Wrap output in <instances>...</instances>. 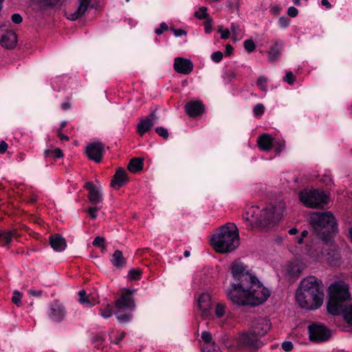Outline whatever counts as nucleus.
Here are the masks:
<instances>
[{"label":"nucleus","instance_id":"60","mask_svg":"<svg viewBox=\"0 0 352 352\" xmlns=\"http://www.w3.org/2000/svg\"><path fill=\"white\" fill-rule=\"evenodd\" d=\"M8 146V145L5 141H1L0 142V153H4L6 151Z\"/></svg>","mask_w":352,"mask_h":352},{"label":"nucleus","instance_id":"64","mask_svg":"<svg viewBox=\"0 0 352 352\" xmlns=\"http://www.w3.org/2000/svg\"><path fill=\"white\" fill-rule=\"evenodd\" d=\"M58 136L61 140L68 141L69 139L68 136L63 135L60 131L58 133Z\"/></svg>","mask_w":352,"mask_h":352},{"label":"nucleus","instance_id":"58","mask_svg":"<svg viewBox=\"0 0 352 352\" xmlns=\"http://www.w3.org/2000/svg\"><path fill=\"white\" fill-rule=\"evenodd\" d=\"M171 30L173 32L174 35L177 37L186 34V32L182 29L172 28Z\"/></svg>","mask_w":352,"mask_h":352},{"label":"nucleus","instance_id":"34","mask_svg":"<svg viewBox=\"0 0 352 352\" xmlns=\"http://www.w3.org/2000/svg\"><path fill=\"white\" fill-rule=\"evenodd\" d=\"M195 16L199 19H206L207 20L210 18L207 13V8L204 6L199 8V9L195 12Z\"/></svg>","mask_w":352,"mask_h":352},{"label":"nucleus","instance_id":"23","mask_svg":"<svg viewBox=\"0 0 352 352\" xmlns=\"http://www.w3.org/2000/svg\"><path fill=\"white\" fill-rule=\"evenodd\" d=\"M127 182V176L125 170L119 168L116 172L111 182V186L119 189Z\"/></svg>","mask_w":352,"mask_h":352},{"label":"nucleus","instance_id":"42","mask_svg":"<svg viewBox=\"0 0 352 352\" xmlns=\"http://www.w3.org/2000/svg\"><path fill=\"white\" fill-rule=\"evenodd\" d=\"M265 107L262 104H257L253 108V113L256 116H261L263 114Z\"/></svg>","mask_w":352,"mask_h":352},{"label":"nucleus","instance_id":"37","mask_svg":"<svg viewBox=\"0 0 352 352\" xmlns=\"http://www.w3.org/2000/svg\"><path fill=\"white\" fill-rule=\"evenodd\" d=\"M21 296H22L21 293L18 292L17 290H15L13 292V296H12V302L14 303L18 307L21 306V305H22Z\"/></svg>","mask_w":352,"mask_h":352},{"label":"nucleus","instance_id":"40","mask_svg":"<svg viewBox=\"0 0 352 352\" xmlns=\"http://www.w3.org/2000/svg\"><path fill=\"white\" fill-rule=\"evenodd\" d=\"M78 296H79V302L81 304L91 305V302L87 296V294H86L85 291H84V290L80 291L78 293Z\"/></svg>","mask_w":352,"mask_h":352},{"label":"nucleus","instance_id":"3","mask_svg":"<svg viewBox=\"0 0 352 352\" xmlns=\"http://www.w3.org/2000/svg\"><path fill=\"white\" fill-rule=\"evenodd\" d=\"M310 223L316 236L325 243L330 241L338 231L336 221L330 212L312 213Z\"/></svg>","mask_w":352,"mask_h":352},{"label":"nucleus","instance_id":"1","mask_svg":"<svg viewBox=\"0 0 352 352\" xmlns=\"http://www.w3.org/2000/svg\"><path fill=\"white\" fill-rule=\"evenodd\" d=\"M232 280L226 290L228 299L234 304L256 306L264 302L270 296L256 275L245 263L235 261L230 265Z\"/></svg>","mask_w":352,"mask_h":352},{"label":"nucleus","instance_id":"18","mask_svg":"<svg viewBox=\"0 0 352 352\" xmlns=\"http://www.w3.org/2000/svg\"><path fill=\"white\" fill-rule=\"evenodd\" d=\"M198 308L202 318L211 315V297L209 294L203 293L198 298Z\"/></svg>","mask_w":352,"mask_h":352},{"label":"nucleus","instance_id":"21","mask_svg":"<svg viewBox=\"0 0 352 352\" xmlns=\"http://www.w3.org/2000/svg\"><path fill=\"white\" fill-rule=\"evenodd\" d=\"M185 111L190 117H197L204 111V105L200 100L190 101L185 105Z\"/></svg>","mask_w":352,"mask_h":352},{"label":"nucleus","instance_id":"54","mask_svg":"<svg viewBox=\"0 0 352 352\" xmlns=\"http://www.w3.org/2000/svg\"><path fill=\"white\" fill-rule=\"evenodd\" d=\"M11 19H12V22L16 24H19L23 21L22 16L19 14H17V13L13 14L11 16Z\"/></svg>","mask_w":352,"mask_h":352},{"label":"nucleus","instance_id":"63","mask_svg":"<svg viewBox=\"0 0 352 352\" xmlns=\"http://www.w3.org/2000/svg\"><path fill=\"white\" fill-rule=\"evenodd\" d=\"M61 107H62V109H63V110H67V109H70V108H71V104H70L69 102H63V103H62V104H61Z\"/></svg>","mask_w":352,"mask_h":352},{"label":"nucleus","instance_id":"53","mask_svg":"<svg viewBox=\"0 0 352 352\" xmlns=\"http://www.w3.org/2000/svg\"><path fill=\"white\" fill-rule=\"evenodd\" d=\"M282 348L285 351H290L293 349V344L290 341H285L282 343Z\"/></svg>","mask_w":352,"mask_h":352},{"label":"nucleus","instance_id":"62","mask_svg":"<svg viewBox=\"0 0 352 352\" xmlns=\"http://www.w3.org/2000/svg\"><path fill=\"white\" fill-rule=\"evenodd\" d=\"M234 48L230 44H227L226 45V51L225 53L227 56H230L233 52Z\"/></svg>","mask_w":352,"mask_h":352},{"label":"nucleus","instance_id":"28","mask_svg":"<svg viewBox=\"0 0 352 352\" xmlns=\"http://www.w3.org/2000/svg\"><path fill=\"white\" fill-rule=\"evenodd\" d=\"M143 158H133L128 165V169L131 173H136L143 168Z\"/></svg>","mask_w":352,"mask_h":352},{"label":"nucleus","instance_id":"43","mask_svg":"<svg viewBox=\"0 0 352 352\" xmlns=\"http://www.w3.org/2000/svg\"><path fill=\"white\" fill-rule=\"evenodd\" d=\"M201 338L205 342L204 345L214 342L212 341V334L209 331H203L201 333Z\"/></svg>","mask_w":352,"mask_h":352},{"label":"nucleus","instance_id":"38","mask_svg":"<svg viewBox=\"0 0 352 352\" xmlns=\"http://www.w3.org/2000/svg\"><path fill=\"white\" fill-rule=\"evenodd\" d=\"M204 352H221L219 347L214 343L204 346Z\"/></svg>","mask_w":352,"mask_h":352},{"label":"nucleus","instance_id":"7","mask_svg":"<svg viewBox=\"0 0 352 352\" xmlns=\"http://www.w3.org/2000/svg\"><path fill=\"white\" fill-rule=\"evenodd\" d=\"M296 299L300 307L309 310L319 308L323 302L324 298L309 293L308 292L297 289Z\"/></svg>","mask_w":352,"mask_h":352},{"label":"nucleus","instance_id":"8","mask_svg":"<svg viewBox=\"0 0 352 352\" xmlns=\"http://www.w3.org/2000/svg\"><path fill=\"white\" fill-rule=\"evenodd\" d=\"M236 344L240 349L250 351H257L263 345L259 337L251 329L241 333L236 340Z\"/></svg>","mask_w":352,"mask_h":352},{"label":"nucleus","instance_id":"47","mask_svg":"<svg viewBox=\"0 0 352 352\" xmlns=\"http://www.w3.org/2000/svg\"><path fill=\"white\" fill-rule=\"evenodd\" d=\"M168 25L162 22L161 23L160 27L157 29H155V32L157 35L162 34L164 31H166L168 30Z\"/></svg>","mask_w":352,"mask_h":352},{"label":"nucleus","instance_id":"48","mask_svg":"<svg viewBox=\"0 0 352 352\" xmlns=\"http://www.w3.org/2000/svg\"><path fill=\"white\" fill-rule=\"evenodd\" d=\"M289 21L290 20L286 16H281L278 20L279 25L282 28L287 27L289 24Z\"/></svg>","mask_w":352,"mask_h":352},{"label":"nucleus","instance_id":"45","mask_svg":"<svg viewBox=\"0 0 352 352\" xmlns=\"http://www.w3.org/2000/svg\"><path fill=\"white\" fill-rule=\"evenodd\" d=\"M211 58L214 62L219 63L223 58V53L220 51L215 52L211 55Z\"/></svg>","mask_w":352,"mask_h":352},{"label":"nucleus","instance_id":"5","mask_svg":"<svg viewBox=\"0 0 352 352\" xmlns=\"http://www.w3.org/2000/svg\"><path fill=\"white\" fill-rule=\"evenodd\" d=\"M133 292L124 290L120 297L115 301V315L120 323L129 322L133 318V311L135 307Z\"/></svg>","mask_w":352,"mask_h":352},{"label":"nucleus","instance_id":"24","mask_svg":"<svg viewBox=\"0 0 352 352\" xmlns=\"http://www.w3.org/2000/svg\"><path fill=\"white\" fill-rule=\"evenodd\" d=\"M85 188L89 190V199L92 204H97L102 201V194L91 182H87Z\"/></svg>","mask_w":352,"mask_h":352},{"label":"nucleus","instance_id":"55","mask_svg":"<svg viewBox=\"0 0 352 352\" xmlns=\"http://www.w3.org/2000/svg\"><path fill=\"white\" fill-rule=\"evenodd\" d=\"M99 208L97 207H92L89 208L88 213L93 219H95L97 217V212Z\"/></svg>","mask_w":352,"mask_h":352},{"label":"nucleus","instance_id":"9","mask_svg":"<svg viewBox=\"0 0 352 352\" xmlns=\"http://www.w3.org/2000/svg\"><path fill=\"white\" fill-rule=\"evenodd\" d=\"M324 298V285L322 280L314 276H309L304 278L298 288Z\"/></svg>","mask_w":352,"mask_h":352},{"label":"nucleus","instance_id":"20","mask_svg":"<svg viewBox=\"0 0 352 352\" xmlns=\"http://www.w3.org/2000/svg\"><path fill=\"white\" fill-rule=\"evenodd\" d=\"M174 69L177 73L188 74L192 71L193 65L188 59L177 57L174 60Z\"/></svg>","mask_w":352,"mask_h":352},{"label":"nucleus","instance_id":"17","mask_svg":"<svg viewBox=\"0 0 352 352\" xmlns=\"http://www.w3.org/2000/svg\"><path fill=\"white\" fill-rule=\"evenodd\" d=\"M283 47L284 42L282 40L275 39L273 45L267 51V61L270 63L277 61L280 58Z\"/></svg>","mask_w":352,"mask_h":352},{"label":"nucleus","instance_id":"61","mask_svg":"<svg viewBox=\"0 0 352 352\" xmlns=\"http://www.w3.org/2000/svg\"><path fill=\"white\" fill-rule=\"evenodd\" d=\"M239 29V26L234 23H232L230 25V31L233 34L234 36H237V30Z\"/></svg>","mask_w":352,"mask_h":352},{"label":"nucleus","instance_id":"27","mask_svg":"<svg viewBox=\"0 0 352 352\" xmlns=\"http://www.w3.org/2000/svg\"><path fill=\"white\" fill-rule=\"evenodd\" d=\"M111 262L113 266L118 268H122L126 264V261L124 257L122 252L118 250H116L113 254Z\"/></svg>","mask_w":352,"mask_h":352},{"label":"nucleus","instance_id":"15","mask_svg":"<svg viewBox=\"0 0 352 352\" xmlns=\"http://www.w3.org/2000/svg\"><path fill=\"white\" fill-rule=\"evenodd\" d=\"M17 43L16 34L11 30L0 28V44L6 49L14 48Z\"/></svg>","mask_w":352,"mask_h":352},{"label":"nucleus","instance_id":"31","mask_svg":"<svg viewBox=\"0 0 352 352\" xmlns=\"http://www.w3.org/2000/svg\"><path fill=\"white\" fill-rule=\"evenodd\" d=\"M341 312L343 314L345 321L348 324H352V303L344 309L343 307Z\"/></svg>","mask_w":352,"mask_h":352},{"label":"nucleus","instance_id":"36","mask_svg":"<svg viewBox=\"0 0 352 352\" xmlns=\"http://www.w3.org/2000/svg\"><path fill=\"white\" fill-rule=\"evenodd\" d=\"M244 48L248 51V52L250 53L255 50L256 45L253 40L248 39L245 40L243 43Z\"/></svg>","mask_w":352,"mask_h":352},{"label":"nucleus","instance_id":"12","mask_svg":"<svg viewBox=\"0 0 352 352\" xmlns=\"http://www.w3.org/2000/svg\"><path fill=\"white\" fill-rule=\"evenodd\" d=\"M105 146L101 142H94L90 143L86 146V154L88 158L94 161L96 163H100L102 161Z\"/></svg>","mask_w":352,"mask_h":352},{"label":"nucleus","instance_id":"25","mask_svg":"<svg viewBox=\"0 0 352 352\" xmlns=\"http://www.w3.org/2000/svg\"><path fill=\"white\" fill-rule=\"evenodd\" d=\"M50 243L53 250L57 252L64 250L67 246L65 239L59 235L51 236L50 238Z\"/></svg>","mask_w":352,"mask_h":352},{"label":"nucleus","instance_id":"44","mask_svg":"<svg viewBox=\"0 0 352 352\" xmlns=\"http://www.w3.org/2000/svg\"><path fill=\"white\" fill-rule=\"evenodd\" d=\"M155 132L160 136L162 137L164 139H168L169 134L168 130L163 126H157L155 129Z\"/></svg>","mask_w":352,"mask_h":352},{"label":"nucleus","instance_id":"6","mask_svg":"<svg viewBox=\"0 0 352 352\" xmlns=\"http://www.w3.org/2000/svg\"><path fill=\"white\" fill-rule=\"evenodd\" d=\"M300 201L307 207L318 208L327 202L328 197L323 191L309 190L301 191L299 194Z\"/></svg>","mask_w":352,"mask_h":352},{"label":"nucleus","instance_id":"29","mask_svg":"<svg viewBox=\"0 0 352 352\" xmlns=\"http://www.w3.org/2000/svg\"><path fill=\"white\" fill-rule=\"evenodd\" d=\"M16 230L9 232H0V246H5L10 243L12 237L16 236Z\"/></svg>","mask_w":352,"mask_h":352},{"label":"nucleus","instance_id":"2","mask_svg":"<svg viewBox=\"0 0 352 352\" xmlns=\"http://www.w3.org/2000/svg\"><path fill=\"white\" fill-rule=\"evenodd\" d=\"M239 235L236 226L228 223L220 227L217 233L212 235L211 245L216 252L228 253L239 245Z\"/></svg>","mask_w":352,"mask_h":352},{"label":"nucleus","instance_id":"39","mask_svg":"<svg viewBox=\"0 0 352 352\" xmlns=\"http://www.w3.org/2000/svg\"><path fill=\"white\" fill-rule=\"evenodd\" d=\"M296 77L291 71H287L285 76L283 78V81L290 85H293L296 82Z\"/></svg>","mask_w":352,"mask_h":352},{"label":"nucleus","instance_id":"30","mask_svg":"<svg viewBox=\"0 0 352 352\" xmlns=\"http://www.w3.org/2000/svg\"><path fill=\"white\" fill-rule=\"evenodd\" d=\"M267 82L268 78L267 77L265 76H260L256 80V86L261 91L266 93L267 91Z\"/></svg>","mask_w":352,"mask_h":352},{"label":"nucleus","instance_id":"26","mask_svg":"<svg viewBox=\"0 0 352 352\" xmlns=\"http://www.w3.org/2000/svg\"><path fill=\"white\" fill-rule=\"evenodd\" d=\"M258 144L261 149L269 151L272 147V138L269 134H263L258 139Z\"/></svg>","mask_w":352,"mask_h":352},{"label":"nucleus","instance_id":"49","mask_svg":"<svg viewBox=\"0 0 352 352\" xmlns=\"http://www.w3.org/2000/svg\"><path fill=\"white\" fill-rule=\"evenodd\" d=\"M104 238L101 236H96L93 241V245L97 247H102L104 245Z\"/></svg>","mask_w":352,"mask_h":352},{"label":"nucleus","instance_id":"51","mask_svg":"<svg viewBox=\"0 0 352 352\" xmlns=\"http://www.w3.org/2000/svg\"><path fill=\"white\" fill-rule=\"evenodd\" d=\"M93 342L96 344V346H100L103 343L104 339L100 335H95L92 338Z\"/></svg>","mask_w":352,"mask_h":352},{"label":"nucleus","instance_id":"59","mask_svg":"<svg viewBox=\"0 0 352 352\" xmlns=\"http://www.w3.org/2000/svg\"><path fill=\"white\" fill-rule=\"evenodd\" d=\"M52 156L56 158H60L63 156V154L60 148H56L54 150H53Z\"/></svg>","mask_w":352,"mask_h":352},{"label":"nucleus","instance_id":"19","mask_svg":"<svg viewBox=\"0 0 352 352\" xmlns=\"http://www.w3.org/2000/svg\"><path fill=\"white\" fill-rule=\"evenodd\" d=\"M158 120L156 110L153 111L148 118L141 120L137 126V131L140 135H143L148 131Z\"/></svg>","mask_w":352,"mask_h":352},{"label":"nucleus","instance_id":"13","mask_svg":"<svg viewBox=\"0 0 352 352\" xmlns=\"http://www.w3.org/2000/svg\"><path fill=\"white\" fill-rule=\"evenodd\" d=\"M260 210V208L257 206L248 205L245 206L243 218L247 224L255 226L261 225V220L258 219Z\"/></svg>","mask_w":352,"mask_h":352},{"label":"nucleus","instance_id":"56","mask_svg":"<svg viewBox=\"0 0 352 352\" xmlns=\"http://www.w3.org/2000/svg\"><path fill=\"white\" fill-rule=\"evenodd\" d=\"M274 146L277 153H280L282 151L283 148L285 146V142L283 141H278L274 144Z\"/></svg>","mask_w":352,"mask_h":352},{"label":"nucleus","instance_id":"35","mask_svg":"<svg viewBox=\"0 0 352 352\" xmlns=\"http://www.w3.org/2000/svg\"><path fill=\"white\" fill-rule=\"evenodd\" d=\"M288 273L292 276H298L300 274V270L297 265L291 263L288 267Z\"/></svg>","mask_w":352,"mask_h":352},{"label":"nucleus","instance_id":"14","mask_svg":"<svg viewBox=\"0 0 352 352\" xmlns=\"http://www.w3.org/2000/svg\"><path fill=\"white\" fill-rule=\"evenodd\" d=\"M66 316V310L62 303L54 300L49 306V318L56 322H61Z\"/></svg>","mask_w":352,"mask_h":352},{"label":"nucleus","instance_id":"22","mask_svg":"<svg viewBox=\"0 0 352 352\" xmlns=\"http://www.w3.org/2000/svg\"><path fill=\"white\" fill-rule=\"evenodd\" d=\"M270 329V320L266 318H259L252 327L251 330L258 337L263 336Z\"/></svg>","mask_w":352,"mask_h":352},{"label":"nucleus","instance_id":"52","mask_svg":"<svg viewBox=\"0 0 352 352\" xmlns=\"http://www.w3.org/2000/svg\"><path fill=\"white\" fill-rule=\"evenodd\" d=\"M218 32L221 33V39H227L230 37V32L228 29L222 30L221 28H219Z\"/></svg>","mask_w":352,"mask_h":352},{"label":"nucleus","instance_id":"32","mask_svg":"<svg viewBox=\"0 0 352 352\" xmlns=\"http://www.w3.org/2000/svg\"><path fill=\"white\" fill-rule=\"evenodd\" d=\"M100 316L104 318H109L113 315V308L109 304H107L104 307L100 309Z\"/></svg>","mask_w":352,"mask_h":352},{"label":"nucleus","instance_id":"16","mask_svg":"<svg viewBox=\"0 0 352 352\" xmlns=\"http://www.w3.org/2000/svg\"><path fill=\"white\" fill-rule=\"evenodd\" d=\"M91 3V0H78L77 8L74 11L65 13L66 17L71 21H76L84 16Z\"/></svg>","mask_w":352,"mask_h":352},{"label":"nucleus","instance_id":"11","mask_svg":"<svg viewBox=\"0 0 352 352\" xmlns=\"http://www.w3.org/2000/svg\"><path fill=\"white\" fill-rule=\"evenodd\" d=\"M258 219L261 220V225L258 226H267L278 221L280 213L276 212V208L274 206L265 208L260 210Z\"/></svg>","mask_w":352,"mask_h":352},{"label":"nucleus","instance_id":"46","mask_svg":"<svg viewBox=\"0 0 352 352\" xmlns=\"http://www.w3.org/2000/svg\"><path fill=\"white\" fill-rule=\"evenodd\" d=\"M212 26V20L211 18H209L206 20V21L204 23V30H205V32L206 34H209L211 32Z\"/></svg>","mask_w":352,"mask_h":352},{"label":"nucleus","instance_id":"4","mask_svg":"<svg viewBox=\"0 0 352 352\" xmlns=\"http://www.w3.org/2000/svg\"><path fill=\"white\" fill-rule=\"evenodd\" d=\"M329 292L327 310L332 315H339L344 303L351 299L349 285L343 281H337L329 286Z\"/></svg>","mask_w":352,"mask_h":352},{"label":"nucleus","instance_id":"57","mask_svg":"<svg viewBox=\"0 0 352 352\" xmlns=\"http://www.w3.org/2000/svg\"><path fill=\"white\" fill-rule=\"evenodd\" d=\"M298 10L293 6H291L287 10V14L291 17H295L298 15Z\"/></svg>","mask_w":352,"mask_h":352},{"label":"nucleus","instance_id":"41","mask_svg":"<svg viewBox=\"0 0 352 352\" xmlns=\"http://www.w3.org/2000/svg\"><path fill=\"white\" fill-rule=\"evenodd\" d=\"M226 311V307L222 303H219L216 306L215 314L218 318H221L224 316Z\"/></svg>","mask_w":352,"mask_h":352},{"label":"nucleus","instance_id":"33","mask_svg":"<svg viewBox=\"0 0 352 352\" xmlns=\"http://www.w3.org/2000/svg\"><path fill=\"white\" fill-rule=\"evenodd\" d=\"M142 270L138 268H133L129 270L128 278L132 280H139L141 277Z\"/></svg>","mask_w":352,"mask_h":352},{"label":"nucleus","instance_id":"50","mask_svg":"<svg viewBox=\"0 0 352 352\" xmlns=\"http://www.w3.org/2000/svg\"><path fill=\"white\" fill-rule=\"evenodd\" d=\"M117 333H118V336H116L115 338V339L112 340V342H113L116 344H119L120 342V341L122 340L126 336V333L124 331H121V332L118 331Z\"/></svg>","mask_w":352,"mask_h":352},{"label":"nucleus","instance_id":"10","mask_svg":"<svg viewBox=\"0 0 352 352\" xmlns=\"http://www.w3.org/2000/svg\"><path fill=\"white\" fill-rule=\"evenodd\" d=\"M310 340L321 342L327 341L331 337V331L322 324L314 323L309 326Z\"/></svg>","mask_w":352,"mask_h":352}]
</instances>
